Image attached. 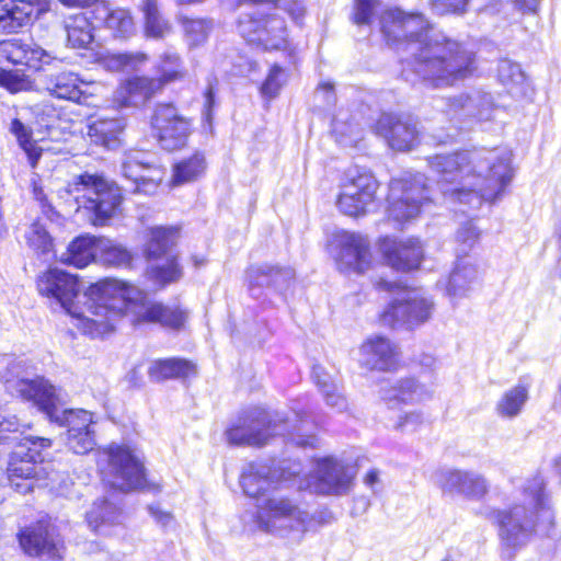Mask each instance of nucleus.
<instances>
[{
  "mask_svg": "<svg viewBox=\"0 0 561 561\" xmlns=\"http://www.w3.org/2000/svg\"><path fill=\"white\" fill-rule=\"evenodd\" d=\"M41 295L54 298L76 321L75 325L91 337H100L114 329L115 320L129 316L134 324L159 323L180 329L187 319L179 307L151 300L138 287L113 278L91 285L83 294L77 278L58 268H50L38 277Z\"/></svg>",
  "mask_w": 561,
  "mask_h": 561,
  "instance_id": "1",
  "label": "nucleus"
},
{
  "mask_svg": "<svg viewBox=\"0 0 561 561\" xmlns=\"http://www.w3.org/2000/svg\"><path fill=\"white\" fill-rule=\"evenodd\" d=\"M386 23L404 27L401 46L412 55L402 71L405 80L414 82L415 76L434 88L453 87L476 72L474 53L443 34H430L431 25L422 14L391 9L386 11ZM385 27L389 32L388 24Z\"/></svg>",
  "mask_w": 561,
  "mask_h": 561,
  "instance_id": "2",
  "label": "nucleus"
},
{
  "mask_svg": "<svg viewBox=\"0 0 561 561\" xmlns=\"http://www.w3.org/2000/svg\"><path fill=\"white\" fill-rule=\"evenodd\" d=\"M506 149L463 151L428 158L442 193L453 201L479 207L499 199L513 178Z\"/></svg>",
  "mask_w": 561,
  "mask_h": 561,
  "instance_id": "3",
  "label": "nucleus"
},
{
  "mask_svg": "<svg viewBox=\"0 0 561 561\" xmlns=\"http://www.w3.org/2000/svg\"><path fill=\"white\" fill-rule=\"evenodd\" d=\"M244 497V522L251 534L262 533L279 539L291 535L304 538L335 522L334 513L325 505L313 512L283 493H241Z\"/></svg>",
  "mask_w": 561,
  "mask_h": 561,
  "instance_id": "4",
  "label": "nucleus"
},
{
  "mask_svg": "<svg viewBox=\"0 0 561 561\" xmlns=\"http://www.w3.org/2000/svg\"><path fill=\"white\" fill-rule=\"evenodd\" d=\"M550 493H522L505 507L483 506L479 514L496 528L501 546L516 553L538 534L551 537L556 525Z\"/></svg>",
  "mask_w": 561,
  "mask_h": 561,
  "instance_id": "5",
  "label": "nucleus"
},
{
  "mask_svg": "<svg viewBox=\"0 0 561 561\" xmlns=\"http://www.w3.org/2000/svg\"><path fill=\"white\" fill-rule=\"evenodd\" d=\"M5 387L23 400L34 402L50 420L68 426L67 435L93 431V414L87 410H65L58 414L56 407V388L43 377L35 379L5 377Z\"/></svg>",
  "mask_w": 561,
  "mask_h": 561,
  "instance_id": "6",
  "label": "nucleus"
},
{
  "mask_svg": "<svg viewBox=\"0 0 561 561\" xmlns=\"http://www.w3.org/2000/svg\"><path fill=\"white\" fill-rule=\"evenodd\" d=\"M379 289L392 294V299L380 314L385 325L407 324L414 327L427 321L434 310V302L420 288H412L399 282L380 279Z\"/></svg>",
  "mask_w": 561,
  "mask_h": 561,
  "instance_id": "7",
  "label": "nucleus"
},
{
  "mask_svg": "<svg viewBox=\"0 0 561 561\" xmlns=\"http://www.w3.org/2000/svg\"><path fill=\"white\" fill-rule=\"evenodd\" d=\"M19 548L33 561H64L65 538L49 515H44L20 527L16 533Z\"/></svg>",
  "mask_w": 561,
  "mask_h": 561,
  "instance_id": "8",
  "label": "nucleus"
},
{
  "mask_svg": "<svg viewBox=\"0 0 561 561\" xmlns=\"http://www.w3.org/2000/svg\"><path fill=\"white\" fill-rule=\"evenodd\" d=\"M71 192L80 205L91 211L92 224L103 226L114 216L122 202L121 190L113 183L96 174L83 173L72 184Z\"/></svg>",
  "mask_w": 561,
  "mask_h": 561,
  "instance_id": "9",
  "label": "nucleus"
},
{
  "mask_svg": "<svg viewBox=\"0 0 561 561\" xmlns=\"http://www.w3.org/2000/svg\"><path fill=\"white\" fill-rule=\"evenodd\" d=\"M239 34L250 44L266 50L293 53L286 22L277 14L251 12L242 14L237 24Z\"/></svg>",
  "mask_w": 561,
  "mask_h": 561,
  "instance_id": "10",
  "label": "nucleus"
},
{
  "mask_svg": "<svg viewBox=\"0 0 561 561\" xmlns=\"http://www.w3.org/2000/svg\"><path fill=\"white\" fill-rule=\"evenodd\" d=\"M284 420L277 414L271 415L263 408H250L241 413L238 423L227 430V439L231 444L263 446L268 438L276 434H284Z\"/></svg>",
  "mask_w": 561,
  "mask_h": 561,
  "instance_id": "11",
  "label": "nucleus"
},
{
  "mask_svg": "<svg viewBox=\"0 0 561 561\" xmlns=\"http://www.w3.org/2000/svg\"><path fill=\"white\" fill-rule=\"evenodd\" d=\"M378 182L374 175L359 168H351L340 185L336 206L341 213L350 217L365 215L374 203Z\"/></svg>",
  "mask_w": 561,
  "mask_h": 561,
  "instance_id": "12",
  "label": "nucleus"
},
{
  "mask_svg": "<svg viewBox=\"0 0 561 561\" xmlns=\"http://www.w3.org/2000/svg\"><path fill=\"white\" fill-rule=\"evenodd\" d=\"M51 446L44 437H24L14 446L8 463V479L23 491H34L36 488L28 482L36 474V465L44 460L43 450Z\"/></svg>",
  "mask_w": 561,
  "mask_h": 561,
  "instance_id": "13",
  "label": "nucleus"
},
{
  "mask_svg": "<svg viewBox=\"0 0 561 561\" xmlns=\"http://www.w3.org/2000/svg\"><path fill=\"white\" fill-rule=\"evenodd\" d=\"M107 458L112 486L115 491L144 490L147 488L145 467L141 460L126 446L112 444L103 450Z\"/></svg>",
  "mask_w": 561,
  "mask_h": 561,
  "instance_id": "14",
  "label": "nucleus"
},
{
  "mask_svg": "<svg viewBox=\"0 0 561 561\" xmlns=\"http://www.w3.org/2000/svg\"><path fill=\"white\" fill-rule=\"evenodd\" d=\"M329 251L342 272L364 273L370 265L369 242L359 233H334L329 242Z\"/></svg>",
  "mask_w": 561,
  "mask_h": 561,
  "instance_id": "15",
  "label": "nucleus"
},
{
  "mask_svg": "<svg viewBox=\"0 0 561 561\" xmlns=\"http://www.w3.org/2000/svg\"><path fill=\"white\" fill-rule=\"evenodd\" d=\"M422 176L414 179H393L389 187V217L403 222L416 217L423 201L426 199Z\"/></svg>",
  "mask_w": 561,
  "mask_h": 561,
  "instance_id": "16",
  "label": "nucleus"
},
{
  "mask_svg": "<svg viewBox=\"0 0 561 561\" xmlns=\"http://www.w3.org/2000/svg\"><path fill=\"white\" fill-rule=\"evenodd\" d=\"M162 148L172 151L186 145L191 134V122L179 114L172 104H159L151 119Z\"/></svg>",
  "mask_w": 561,
  "mask_h": 561,
  "instance_id": "17",
  "label": "nucleus"
},
{
  "mask_svg": "<svg viewBox=\"0 0 561 561\" xmlns=\"http://www.w3.org/2000/svg\"><path fill=\"white\" fill-rule=\"evenodd\" d=\"M145 153L130 150L124 154L122 173L134 184L135 193L154 194L163 179V171L145 160Z\"/></svg>",
  "mask_w": 561,
  "mask_h": 561,
  "instance_id": "18",
  "label": "nucleus"
},
{
  "mask_svg": "<svg viewBox=\"0 0 561 561\" xmlns=\"http://www.w3.org/2000/svg\"><path fill=\"white\" fill-rule=\"evenodd\" d=\"M57 60L51 53L33 43H25L20 38L0 41V68L5 65H25L34 70Z\"/></svg>",
  "mask_w": 561,
  "mask_h": 561,
  "instance_id": "19",
  "label": "nucleus"
},
{
  "mask_svg": "<svg viewBox=\"0 0 561 561\" xmlns=\"http://www.w3.org/2000/svg\"><path fill=\"white\" fill-rule=\"evenodd\" d=\"M48 10V0H0V32L18 33Z\"/></svg>",
  "mask_w": 561,
  "mask_h": 561,
  "instance_id": "20",
  "label": "nucleus"
},
{
  "mask_svg": "<svg viewBox=\"0 0 561 561\" xmlns=\"http://www.w3.org/2000/svg\"><path fill=\"white\" fill-rule=\"evenodd\" d=\"M379 250L386 263L401 272L417 268L424 255L422 243L416 238L397 240L385 237L379 240Z\"/></svg>",
  "mask_w": 561,
  "mask_h": 561,
  "instance_id": "21",
  "label": "nucleus"
},
{
  "mask_svg": "<svg viewBox=\"0 0 561 561\" xmlns=\"http://www.w3.org/2000/svg\"><path fill=\"white\" fill-rule=\"evenodd\" d=\"M376 133L383 137L392 149L399 151L412 149L419 142L420 137L415 122L402 121L388 113L381 114L378 118Z\"/></svg>",
  "mask_w": 561,
  "mask_h": 561,
  "instance_id": "22",
  "label": "nucleus"
},
{
  "mask_svg": "<svg viewBox=\"0 0 561 561\" xmlns=\"http://www.w3.org/2000/svg\"><path fill=\"white\" fill-rule=\"evenodd\" d=\"M359 364L370 370L387 371L399 362V352L394 343L381 335H373L359 347Z\"/></svg>",
  "mask_w": 561,
  "mask_h": 561,
  "instance_id": "23",
  "label": "nucleus"
},
{
  "mask_svg": "<svg viewBox=\"0 0 561 561\" xmlns=\"http://www.w3.org/2000/svg\"><path fill=\"white\" fill-rule=\"evenodd\" d=\"M294 278L295 272L289 266L260 264L251 266L247 272L251 291L270 288L283 294L290 288Z\"/></svg>",
  "mask_w": 561,
  "mask_h": 561,
  "instance_id": "24",
  "label": "nucleus"
},
{
  "mask_svg": "<svg viewBox=\"0 0 561 561\" xmlns=\"http://www.w3.org/2000/svg\"><path fill=\"white\" fill-rule=\"evenodd\" d=\"M124 493H103L95 500L92 507L85 512L89 527L98 531L103 526L118 525L125 510Z\"/></svg>",
  "mask_w": 561,
  "mask_h": 561,
  "instance_id": "25",
  "label": "nucleus"
},
{
  "mask_svg": "<svg viewBox=\"0 0 561 561\" xmlns=\"http://www.w3.org/2000/svg\"><path fill=\"white\" fill-rule=\"evenodd\" d=\"M479 283V270L470 257L457 260L449 276L439 280L438 285L445 289L446 295L454 301L467 297Z\"/></svg>",
  "mask_w": 561,
  "mask_h": 561,
  "instance_id": "26",
  "label": "nucleus"
},
{
  "mask_svg": "<svg viewBox=\"0 0 561 561\" xmlns=\"http://www.w3.org/2000/svg\"><path fill=\"white\" fill-rule=\"evenodd\" d=\"M92 14L116 38L126 39L135 34L134 19L127 9L112 8L108 1L100 0L94 4Z\"/></svg>",
  "mask_w": 561,
  "mask_h": 561,
  "instance_id": "27",
  "label": "nucleus"
},
{
  "mask_svg": "<svg viewBox=\"0 0 561 561\" xmlns=\"http://www.w3.org/2000/svg\"><path fill=\"white\" fill-rule=\"evenodd\" d=\"M433 479L435 484L442 489L485 491L488 488L486 481L481 474L456 468H440L434 473Z\"/></svg>",
  "mask_w": 561,
  "mask_h": 561,
  "instance_id": "28",
  "label": "nucleus"
},
{
  "mask_svg": "<svg viewBox=\"0 0 561 561\" xmlns=\"http://www.w3.org/2000/svg\"><path fill=\"white\" fill-rule=\"evenodd\" d=\"M433 388L425 381L407 378L390 388H382V399L389 404L394 402L421 403L432 398Z\"/></svg>",
  "mask_w": 561,
  "mask_h": 561,
  "instance_id": "29",
  "label": "nucleus"
},
{
  "mask_svg": "<svg viewBox=\"0 0 561 561\" xmlns=\"http://www.w3.org/2000/svg\"><path fill=\"white\" fill-rule=\"evenodd\" d=\"M179 226H154L148 229L144 255L148 260H160L171 254L180 239Z\"/></svg>",
  "mask_w": 561,
  "mask_h": 561,
  "instance_id": "30",
  "label": "nucleus"
},
{
  "mask_svg": "<svg viewBox=\"0 0 561 561\" xmlns=\"http://www.w3.org/2000/svg\"><path fill=\"white\" fill-rule=\"evenodd\" d=\"M314 472L321 486L343 489L351 486L356 473L353 466L344 465L332 457L318 460Z\"/></svg>",
  "mask_w": 561,
  "mask_h": 561,
  "instance_id": "31",
  "label": "nucleus"
},
{
  "mask_svg": "<svg viewBox=\"0 0 561 561\" xmlns=\"http://www.w3.org/2000/svg\"><path fill=\"white\" fill-rule=\"evenodd\" d=\"M124 127L119 118H99L89 124L88 136L95 145L113 150L121 145Z\"/></svg>",
  "mask_w": 561,
  "mask_h": 561,
  "instance_id": "32",
  "label": "nucleus"
},
{
  "mask_svg": "<svg viewBox=\"0 0 561 561\" xmlns=\"http://www.w3.org/2000/svg\"><path fill=\"white\" fill-rule=\"evenodd\" d=\"M150 378L160 381L169 378H190L197 374L196 365L184 358H167L153 362L148 370Z\"/></svg>",
  "mask_w": 561,
  "mask_h": 561,
  "instance_id": "33",
  "label": "nucleus"
},
{
  "mask_svg": "<svg viewBox=\"0 0 561 561\" xmlns=\"http://www.w3.org/2000/svg\"><path fill=\"white\" fill-rule=\"evenodd\" d=\"M81 84H87L80 80L76 73L65 72L56 76L47 85V91L51 96L69 100L78 103H84L87 100L85 91Z\"/></svg>",
  "mask_w": 561,
  "mask_h": 561,
  "instance_id": "34",
  "label": "nucleus"
},
{
  "mask_svg": "<svg viewBox=\"0 0 561 561\" xmlns=\"http://www.w3.org/2000/svg\"><path fill=\"white\" fill-rule=\"evenodd\" d=\"M99 238L81 236L76 238L61 255V262L82 268L91 263L98 255L96 242Z\"/></svg>",
  "mask_w": 561,
  "mask_h": 561,
  "instance_id": "35",
  "label": "nucleus"
},
{
  "mask_svg": "<svg viewBox=\"0 0 561 561\" xmlns=\"http://www.w3.org/2000/svg\"><path fill=\"white\" fill-rule=\"evenodd\" d=\"M68 45L72 48H88L94 39L93 26L84 14H75L65 20Z\"/></svg>",
  "mask_w": 561,
  "mask_h": 561,
  "instance_id": "36",
  "label": "nucleus"
},
{
  "mask_svg": "<svg viewBox=\"0 0 561 561\" xmlns=\"http://www.w3.org/2000/svg\"><path fill=\"white\" fill-rule=\"evenodd\" d=\"M9 130L16 138L20 148L27 156L30 165L35 169L42 157L43 149L33 139V129L19 118H13Z\"/></svg>",
  "mask_w": 561,
  "mask_h": 561,
  "instance_id": "37",
  "label": "nucleus"
},
{
  "mask_svg": "<svg viewBox=\"0 0 561 561\" xmlns=\"http://www.w3.org/2000/svg\"><path fill=\"white\" fill-rule=\"evenodd\" d=\"M528 400V389L525 386H515L505 391L496 402V414L503 419L518 416Z\"/></svg>",
  "mask_w": 561,
  "mask_h": 561,
  "instance_id": "38",
  "label": "nucleus"
},
{
  "mask_svg": "<svg viewBox=\"0 0 561 561\" xmlns=\"http://www.w3.org/2000/svg\"><path fill=\"white\" fill-rule=\"evenodd\" d=\"M96 257L107 266H128L131 262V254L122 244L110 239L99 238L96 242Z\"/></svg>",
  "mask_w": 561,
  "mask_h": 561,
  "instance_id": "39",
  "label": "nucleus"
},
{
  "mask_svg": "<svg viewBox=\"0 0 561 561\" xmlns=\"http://www.w3.org/2000/svg\"><path fill=\"white\" fill-rule=\"evenodd\" d=\"M206 170L205 157L195 152L192 157L183 159L173 167L172 184L181 185L197 180Z\"/></svg>",
  "mask_w": 561,
  "mask_h": 561,
  "instance_id": "40",
  "label": "nucleus"
},
{
  "mask_svg": "<svg viewBox=\"0 0 561 561\" xmlns=\"http://www.w3.org/2000/svg\"><path fill=\"white\" fill-rule=\"evenodd\" d=\"M164 263H156L148 267V278L161 286L175 283L181 279L183 272L174 254L164 255Z\"/></svg>",
  "mask_w": 561,
  "mask_h": 561,
  "instance_id": "41",
  "label": "nucleus"
},
{
  "mask_svg": "<svg viewBox=\"0 0 561 561\" xmlns=\"http://www.w3.org/2000/svg\"><path fill=\"white\" fill-rule=\"evenodd\" d=\"M142 11L145 14V34L150 38H163L167 36L171 26L159 13L157 2L154 0H145Z\"/></svg>",
  "mask_w": 561,
  "mask_h": 561,
  "instance_id": "42",
  "label": "nucleus"
},
{
  "mask_svg": "<svg viewBox=\"0 0 561 561\" xmlns=\"http://www.w3.org/2000/svg\"><path fill=\"white\" fill-rule=\"evenodd\" d=\"M450 119L472 117L474 113L473 94L461 93L459 95L439 101L436 105Z\"/></svg>",
  "mask_w": 561,
  "mask_h": 561,
  "instance_id": "43",
  "label": "nucleus"
},
{
  "mask_svg": "<svg viewBox=\"0 0 561 561\" xmlns=\"http://www.w3.org/2000/svg\"><path fill=\"white\" fill-rule=\"evenodd\" d=\"M157 71L160 75L157 79L162 82V87L169 82L182 80L186 76L180 56L169 51L160 56Z\"/></svg>",
  "mask_w": 561,
  "mask_h": 561,
  "instance_id": "44",
  "label": "nucleus"
},
{
  "mask_svg": "<svg viewBox=\"0 0 561 561\" xmlns=\"http://www.w3.org/2000/svg\"><path fill=\"white\" fill-rule=\"evenodd\" d=\"M127 80L136 105L145 103L162 89V82L157 78L136 76Z\"/></svg>",
  "mask_w": 561,
  "mask_h": 561,
  "instance_id": "45",
  "label": "nucleus"
},
{
  "mask_svg": "<svg viewBox=\"0 0 561 561\" xmlns=\"http://www.w3.org/2000/svg\"><path fill=\"white\" fill-rule=\"evenodd\" d=\"M287 80V71L277 64L273 65L261 84V95L268 101L277 98Z\"/></svg>",
  "mask_w": 561,
  "mask_h": 561,
  "instance_id": "46",
  "label": "nucleus"
},
{
  "mask_svg": "<svg viewBox=\"0 0 561 561\" xmlns=\"http://www.w3.org/2000/svg\"><path fill=\"white\" fill-rule=\"evenodd\" d=\"M25 238L28 247L37 255L46 256L53 252V239L41 224H32L26 231Z\"/></svg>",
  "mask_w": 561,
  "mask_h": 561,
  "instance_id": "47",
  "label": "nucleus"
},
{
  "mask_svg": "<svg viewBox=\"0 0 561 561\" xmlns=\"http://www.w3.org/2000/svg\"><path fill=\"white\" fill-rule=\"evenodd\" d=\"M252 2V3H275L278 8L284 10L295 22H298L304 18L306 8L301 0H284L279 3V0H224V4L229 9H236L239 5Z\"/></svg>",
  "mask_w": 561,
  "mask_h": 561,
  "instance_id": "48",
  "label": "nucleus"
},
{
  "mask_svg": "<svg viewBox=\"0 0 561 561\" xmlns=\"http://www.w3.org/2000/svg\"><path fill=\"white\" fill-rule=\"evenodd\" d=\"M180 22L182 23L186 41L191 46L204 43L211 28L210 22L204 19L181 18Z\"/></svg>",
  "mask_w": 561,
  "mask_h": 561,
  "instance_id": "49",
  "label": "nucleus"
},
{
  "mask_svg": "<svg viewBox=\"0 0 561 561\" xmlns=\"http://www.w3.org/2000/svg\"><path fill=\"white\" fill-rule=\"evenodd\" d=\"M312 379L319 387L320 391L323 393L324 399L329 405L336 408L337 410H343L346 407V400L342 394H336V401H330L331 392L329 389L335 391V383L322 367L314 366L312 368Z\"/></svg>",
  "mask_w": 561,
  "mask_h": 561,
  "instance_id": "50",
  "label": "nucleus"
},
{
  "mask_svg": "<svg viewBox=\"0 0 561 561\" xmlns=\"http://www.w3.org/2000/svg\"><path fill=\"white\" fill-rule=\"evenodd\" d=\"M0 87L10 93H19L32 90L33 81L22 72L0 68Z\"/></svg>",
  "mask_w": 561,
  "mask_h": 561,
  "instance_id": "51",
  "label": "nucleus"
},
{
  "mask_svg": "<svg viewBox=\"0 0 561 561\" xmlns=\"http://www.w3.org/2000/svg\"><path fill=\"white\" fill-rule=\"evenodd\" d=\"M497 76L504 85H519L524 82L525 77L518 64L502 59L497 65Z\"/></svg>",
  "mask_w": 561,
  "mask_h": 561,
  "instance_id": "52",
  "label": "nucleus"
},
{
  "mask_svg": "<svg viewBox=\"0 0 561 561\" xmlns=\"http://www.w3.org/2000/svg\"><path fill=\"white\" fill-rule=\"evenodd\" d=\"M473 104L474 113H472V117L479 121H490L493 118V113L496 111V107L491 94L481 91L474 92Z\"/></svg>",
  "mask_w": 561,
  "mask_h": 561,
  "instance_id": "53",
  "label": "nucleus"
},
{
  "mask_svg": "<svg viewBox=\"0 0 561 561\" xmlns=\"http://www.w3.org/2000/svg\"><path fill=\"white\" fill-rule=\"evenodd\" d=\"M67 446L75 454L84 455L95 446L94 431L80 432L67 435Z\"/></svg>",
  "mask_w": 561,
  "mask_h": 561,
  "instance_id": "54",
  "label": "nucleus"
},
{
  "mask_svg": "<svg viewBox=\"0 0 561 561\" xmlns=\"http://www.w3.org/2000/svg\"><path fill=\"white\" fill-rule=\"evenodd\" d=\"M333 133L339 137V141L344 145L355 144L359 139V130L356 124L344 123L341 118L336 117L332 122Z\"/></svg>",
  "mask_w": 561,
  "mask_h": 561,
  "instance_id": "55",
  "label": "nucleus"
},
{
  "mask_svg": "<svg viewBox=\"0 0 561 561\" xmlns=\"http://www.w3.org/2000/svg\"><path fill=\"white\" fill-rule=\"evenodd\" d=\"M425 422V416L421 411H411L398 416L393 428L401 432H415Z\"/></svg>",
  "mask_w": 561,
  "mask_h": 561,
  "instance_id": "56",
  "label": "nucleus"
},
{
  "mask_svg": "<svg viewBox=\"0 0 561 561\" xmlns=\"http://www.w3.org/2000/svg\"><path fill=\"white\" fill-rule=\"evenodd\" d=\"M479 237L480 232L477 227L468 221L458 229L456 240L462 247V251H466L477 243Z\"/></svg>",
  "mask_w": 561,
  "mask_h": 561,
  "instance_id": "57",
  "label": "nucleus"
},
{
  "mask_svg": "<svg viewBox=\"0 0 561 561\" xmlns=\"http://www.w3.org/2000/svg\"><path fill=\"white\" fill-rule=\"evenodd\" d=\"M376 4L377 0H355L354 23L357 25L368 24Z\"/></svg>",
  "mask_w": 561,
  "mask_h": 561,
  "instance_id": "58",
  "label": "nucleus"
},
{
  "mask_svg": "<svg viewBox=\"0 0 561 561\" xmlns=\"http://www.w3.org/2000/svg\"><path fill=\"white\" fill-rule=\"evenodd\" d=\"M470 0H431V5L438 14L463 13Z\"/></svg>",
  "mask_w": 561,
  "mask_h": 561,
  "instance_id": "59",
  "label": "nucleus"
},
{
  "mask_svg": "<svg viewBox=\"0 0 561 561\" xmlns=\"http://www.w3.org/2000/svg\"><path fill=\"white\" fill-rule=\"evenodd\" d=\"M122 54L123 71H138L149 61V56L144 51H124Z\"/></svg>",
  "mask_w": 561,
  "mask_h": 561,
  "instance_id": "60",
  "label": "nucleus"
},
{
  "mask_svg": "<svg viewBox=\"0 0 561 561\" xmlns=\"http://www.w3.org/2000/svg\"><path fill=\"white\" fill-rule=\"evenodd\" d=\"M98 64L103 69L111 72L123 71V54L105 51L98 55Z\"/></svg>",
  "mask_w": 561,
  "mask_h": 561,
  "instance_id": "61",
  "label": "nucleus"
},
{
  "mask_svg": "<svg viewBox=\"0 0 561 561\" xmlns=\"http://www.w3.org/2000/svg\"><path fill=\"white\" fill-rule=\"evenodd\" d=\"M149 516L162 528H168L174 520L172 512L161 507V504L156 502L147 505Z\"/></svg>",
  "mask_w": 561,
  "mask_h": 561,
  "instance_id": "62",
  "label": "nucleus"
},
{
  "mask_svg": "<svg viewBox=\"0 0 561 561\" xmlns=\"http://www.w3.org/2000/svg\"><path fill=\"white\" fill-rule=\"evenodd\" d=\"M128 80L122 82L113 93V103L116 107L137 106L133 99Z\"/></svg>",
  "mask_w": 561,
  "mask_h": 561,
  "instance_id": "63",
  "label": "nucleus"
},
{
  "mask_svg": "<svg viewBox=\"0 0 561 561\" xmlns=\"http://www.w3.org/2000/svg\"><path fill=\"white\" fill-rule=\"evenodd\" d=\"M381 32L389 44L392 45H402V35L404 33V27L400 26L399 23H387L389 32H387L386 24V12L381 15L380 20Z\"/></svg>",
  "mask_w": 561,
  "mask_h": 561,
  "instance_id": "64",
  "label": "nucleus"
}]
</instances>
